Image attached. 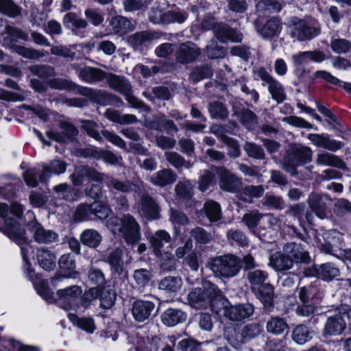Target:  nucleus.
<instances>
[{
	"mask_svg": "<svg viewBox=\"0 0 351 351\" xmlns=\"http://www.w3.org/2000/svg\"><path fill=\"white\" fill-rule=\"evenodd\" d=\"M106 226L114 234L122 237L128 245L134 246L141 239V226L136 219L129 215L121 218L111 217L106 221Z\"/></svg>",
	"mask_w": 351,
	"mask_h": 351,
	"instance_id": "1",
	"label": "nucleus"
},
{
	"mask_svg": "<svg viewBox=\"0 0 351 351\" xmlns=\"http://www.w3.org/2000/svg\"><path fill=\"white\" fill-rule=\"evenodd\" d=\"M351 308L346 304L337 306L334 313L328 316L323 328V335L337 336L343 333L349 324Z\"/></svg>",
	"mask_w": 351,
	"mask_h": 351,
	"instance_id": "2",
	"label": "nucleus"
},
{
	"mask_svg": "<svg viewBox=\"0 0 351 351\" xmlns=\"http://www.w3.org/2000/svg\"><path fill=\"white\" fill-rule=\"evenodd\" d=\"M313 151L302 144H292L286 152L283 165L285 171L293 173L295 167L302 165L312 160Z\"/></svg>",
	"mask_w": 351,
	"mask_h": 351,
	"instance_id": "3",
	"label": "nucleus"
},
{
	"mask_svg": "<svg viewBox=\"0 0 351 351\" xmlns=\"http://www.w3.org/2000/svg\"><path fill=\"white\" fill-rule=\"evenodd\" d=\"M219 294L217 287L208 280L203 281L202 287L192 289L188 294L189 304L195 308H202L208 306L212 298Z\"/></svg>",
	"mask_w": 351,
	"mask_h": 351,
	"instance_id": "4",
	"label": "nucleus"
},
{
	"mask_svg": "<svg viewBox=\"0 0 351 351\" xmlns=\"http://www.w3.org/2000/svg\"><path fill=\"white\" fill-rule=\"evenodd\" d=\"M210 268L216 274L231 278L237 275L241 269V259L234 255H226L214 258Z\"/></svg>",
	"mask_w": 351,
	"mask_h": 351,
	"instance_id": "5",
	"label": "nucleus"
},
{
	"mask_svg": "<svg viewBox=\"0 0 351 351\" xmlns=\"http://www.w3.org/2000/svg\"><path fill=\"white\" fill-rule=\"evenodd\" d=\"M0 217L5 219L4 226L0 228V231L19 245L25 243L24 230L15 218L8 217V206L5 204L0 203Z\"/></svg>",
	"mask_w": 351,
	"mask_h": 351,
	"instance_id": "6",
	"label": "nucleus"
},
{
	"mask_svg": "<svg viewBox=\"0 0 351 351\" xmlns=\"http://www.w3.org/2000/svg\"><path fill=\"white\" fill-rule=\"evenodd\" d=\"M319 23L313 19H298L293 21L291 37L302 42L309 40L320 34Z\"/></svg>",
	"mask_w": 351,
	"mask_h": 351,
	"instance_id": "7",
	"label": "nucleus"
},
{
	"mask_svg": "<svg viewBox=\"0 0 351 351\" xmlns=\"http://www.w3.org/2000/svg\"><path fill=\"white\" fill-rule=\"evenodd\" d=\"M262 332L260 324L253 323L245 326L240 332L234 328L226 332V339L234 348H239L243 343L257 337Z\"/></svg>",
	"mask_w": 351,
	"mask_h": 351,
	"instance_id": "8",
	"label": "nucleus"
},
{
	"mask_svg": "<svg viewBox=\"0 0 351 351\" xmlns=\"http://www.w3.org/2000/svg\"><path fill=\"white\" fill-rule=\"evenodd\" d=\"M80 95L87 97L101 106H114L119 108L123 105V101L119 97L105 90L82 86Z\"/></svg>",
	"mask_w": 351,
	"mask_h": 351,
	"instance_id": "9",
	"label": "nucleus"
},
{
	"mask_svg": "<svg viewBox=\"0 0 351 351\" xmlns=\"http://www.w3.org/2000/svg\"><path fill=\"white\" fill-rule=\"evenodd\" d=\"M256 73L261 80L267 85L268 91L274 100L278 104H281L287 99L283 86L274 79L264 68L258 69Z\"/></svg>",
	"mask_w": 351,
	"mask_h": 351,
	"instance_id": "10",
	"label": "nucleus"
},
{
	"mask_svg": "<svg viewBox=\"0 0 351 351\" xmlns=\"http://www.w3.org/2000/svg\"><path fill=\"white\" fill-rule=\"evenodd\" d=\"M27 227L34 240L38 243L50 244L58 241V234L56 232L45 229L36 219L29 221Z\"/></svg>",
	"mask_w": 351,
	"mask_h": 351,
	"instance_id": "11",
	"label": "nucleus"
},
{
	"mask_svg": "<svg viewBox=\"0 0 351 351\" xmlns=\"http://www.w3.org/2000/svg\"><path fill=\"white\" fill-rule=\"evenodd\" d=\"M82 290L77 285H73L57 291L58 298L56 303L65 310L74 308L76 306V300L82 294Z\"/></svg>",
	"mask_w": 351,
	"mask_h": 351,
	"instance_id": "12",
	"label": "nucleus"
},
{
	"mask_svg": "<svg viewBox=\"0 0 351 351\" xmlns=\"http://www.w3.org/2000/svg\"><path fill=\"white\" fill-rule=\"evenodd\" d=\"M200 55L199 48L192 42H185L180 45L176 51L175 58L178 64H188L195 62Z\"/></svg>",
	"mask_w": 351,
	"mask_h": 351,
	"instance_id": "13",
	"label": "nucleus"
},
{
	"mask_svg": "<svg viewBox=\"0 0 351 351\" xmlns=\"http://www.w3.org/2000/svg\"><path fill=\"white\" fill-rule=\"evenodd\" d=\"M213 34L217 39L223 43L228 41L232 43H241L243 40V34L237 29H234L228 25L217 23L213 25Z\"/></svg>",
	"mask_w": 351,
	"mask_h": 351,
	"instance_id": "14",
	"label": "nucleus"
},
{
	"mask_svg": "<svg viewBox=\"0 0 351 351\" xmlns=\"http://www.w3.org/2000/svg\"><path fill=\"white\" fill-rule=\"evenodd\" d=\"M256 32L265 39H270L278 36L281 32L282 25L280 19L277 17H271L264 24L259 20L254 22Z\"/></svg>",
	"mask_w": 351,
	"mask_h": 351,
	"instance_id": "15",
	"label": "nucleus"
},
{
	"mask_svg": "<svg viewBox=\"0 0 351 351\" xmlns=\"http://www.w3.org/2000/svg\"><path fill=\"white\" fill-rule=\"evenodd\" d=\"M283 252L287 254L293 260V263H303L308 265L312 259L305 246L295 242L287 243L283 246Z\"/></svg>",
	"mask_w": 351,
	"mask_h": 351,
	"instance_id": "16",
	"label": "nucleus"
},
{
	"mask_svg": "<svg viewBox=\"0 0 351 351\" xmlns=\"http://www.w3.org/2000/svg\"><path fill=\"white\" fill-rule=\"evenodd\" d=\"M62 22L73 35L85 37L86 29L89 26L87 20L79 17L75 12H69L64 15Z\"/></svg>",
	"mask_w": 351,
	"mask_h": 351,
	"instance_id": "17",
	"label": "nucleus"
},
{
	"mask_svg": "<svg viewBox=\"0 0 351 351\" xmlns=\"http://www.w3.org/2000/svg\"><path fill=\"white\" fill-rule=\"evenodd\" d=\"M254 308L250 303L230 305L225 309L223 315L233 322H241L249 318L254 313Z\"/></svg>",
	"mask_w": 351,
	"mask_h": 351,
	"instance_id": "18",
	"label": "nucleus"
},
{
	"mask_svg": "<svg viewBox=\"0 0 351 351\" xmlns=\"http://www.w3.org/2000/svg\"><path fill=\"white\" fill-rule=\"evenodd\" d=\"M60 132L48 131L47 136L60 143H66L72 141L73 138L77 134V129L71 123L62 121L60 124Z\"/></svg>",
	"mask_w": 351,
	"mask_h": 351,
	"instance_id": "19",
	"label": "nucleus"
},
{
	"mask_svg": "<svg viewBox=\"0 0 351 351\" xmlns=\"http://www.w3.org/2000/svg\"><path fill=\"white\" fill-rule=\"evenodd\" d=\"M155 308V304L151 301L137 300L132 305L131 312L138 322L148 319Z\"/></svg>",
	"mask_w": 351,
	"mask_h": 351,
	"instance_id": "20",
	"label": "nucleus"
},
{
	"mask_svg": "<svg viewBox=\"0 0 351 351\" xmlns=\"http://www.w3.org/2000/svg\"><path fill=\"white\" fill-rule=\"evenodd\" d=\"M330 200V197L326 194H318L311 193L308 199V203L311 210L320 219L327 217L328 206L326 201Z\"/></svg>",
	"mask_w": 351,
	"mask_h": 351,
	"instance_id": "21",
	"label": "nucleus"
},
{
	"mask_svg": "<svg viewBox=\"0 0 351 351\" xmlns=\"http://www.w3.org/2000/svg\"><path fill=\"white\" fill-rule=\"evenodd\" d=\"M307 138L317 147L330 152H336L343 146L342 142L331 139L327 134H309Z\"/></svg>",
	"mask_w": 351,
	"mask_h": 351,
	"instance_id": "22",
	"label": "nucleus"
},
{
	"mask_svg": "<svg viewBox=\"0 0 351 351\" xmlns=\"http://www.w3.org/2000/svg\"><path fill=\"white\" fill-rule=\"evenodd\" d=\"M139 213L149 220L159 217V208L154 199L147 194H143L140 199Z\"/></svg>",
	"mask_w": 351,
	"mask_h": 351,
	"instance_id": "23",
	"label": "nucleus"
},
{
	"mask_svg": "<svg viewBox=\"0 0 351 351\" xmlns=\"http://www.w3.org/2000/svg\"><path fill=\"white\" fill-rule=\"evenodd\" d=\"M106 80L107 84L112 89L123 96L132 90L131 83L124 76L108 73Z\"/></svg>",
	"mask_w": 351,
	"mask_h": 351,
	"instance_id": "24",
	"label": "nucleus"
},
{
	"mask_svg": "<svg viewBox=\"0 0 351 351\" xmlns=\"http://www.w3.org/2000/svg\"><path fill=\"white\" fill-rule=\"evenodd\" d=\"M277 271H286L293 268L294 264L293 260L287 254L275 252L269 256V263Z\"/></svg>",
	"mask_w": 351,
	"mask_h": 351,
	"instance_id": "25",
	"label": "nucleus"
},
{
	"mask_svg": "<svg viewBox=\"0 0 351 351\" xmlns=\"http://www.w3.org/2000/svg\"><path fill=\"white\" fill-rule=\"evenodd\" d=\"M108 73L92 66H84L80 69L78 76L88 84H95L106 79Z\"/></svg>",
	"mask_w": 351,
	"mask_h": 351,
	"instance_id": "26",
	"label": "nucleus"
},
{
	"mask_svg": "<svg viewBox=\"0 0 351 351\" xmlns=\"http://www.w3.org/2000/svg\"><path fill=\"white\" fill-rule=\"evenodd\" d=\"M187 315L178 308H168L161 315L162 324L168 327L175 326L186 321Z\"/></svg>",
	"mask_w": 351,
	"mask_h": 351,
	"instance_id": "27",
	"label": "nucleus"
},
{
	"mask_svg": "<svg viewBox=\"0 0 351 351\" xmlns=\"http://www.w3.org/2000/svg\"><path fill=\"white\" fill-rule=\"evenodd\" d=\"M36 260L43 269L50 271L55 268L56 256L53 252L47 248L39 247L36 253Z\"/></svg>",
	"mask_w": 351,
	"mask_h": 351,
	"instance_id": "28",
	"label": "nucleus"
},
{
	"mask_svg": "<svg viewBox=\"0 0 351 351\" xmlns=\"http://www.w3.org/2000/svg\"><path fill=\"white\" fill-rule=\"evenodd\" d=\"M154 38V33L150 31H141L129 36L128 43L135 50H142L143 46Z\"/></svg>",
	"mask_w": 351,
	"mask_h": 351,
	"instance_id": "29",
	"label": "nucleus"
},
{
	"mask_svg": "<svg viewBox=\"0 0 351 351\" xmlns=\"http://www.w3.org/2000/svg\"><path fill=\"white\" fill-rule=\"evenodd\" d=\"M5 33L8 36L3 38V45L8 48L16 45L18 40H29L28 34L16 27L7 25Z\"/></svg>",
	"mask_w": 351,
	"mask_h": 351,
	"instance_id": "30",
	"label": "nucleus"
},
{
	"mask_svg": "<svg viewBox=\"0 0 351 351\" xmlns=\"http://www.w3.org/2000/svg\"><path fill=\"white\" fill-rule=\"evenodd\" d=\"M47 85L52 89L74 92L79 95L82 87L71 80L59 77L49 79L47 82Z\"/></svg>",
	"mask_w": 351,
	"mask_h": 351,
	"instance_id": "31",
	"label": "nucleus"
},
{
	"mask_svg": "<svg viewBox=\"0 0 351 351\" xmlns=\"http://www.w3.org/2000/svg\"><path fill=\"white\" fill-rule=\"evenodd\" d=\"M112 31L120 36L128 34L134 29L135 25L125 17L121 16H114L110 21Z\"/></svg>",
	"mask_w": 351,
	"mask_h": 351,
	"instance_id": "32",
	"label": "nucleus"
},
{
	"mask_svg": "<svg viewBox=\"0 0 351 351\" xmlns=\"http://www.w3.org/2000/svg\"><path fill=\"white\" fill-rule=\"evenodd\" d=\"M123 254V250L117 247L110 252L106 259V261L110 266L111 271L118 275L122 274L124 270Z\"/></svg>",
	"mask_w": 351,
	"mask_h": 351,
	"instance_id": "33",
	"label": "nucleus"
},
{
	"mask_svg": "<svg viewBox=\"0 0 351 351\" xmlns=\"http://www.w3.org/2000/svg\"><path fill=\"white\" fill-rule=\"evenodd\" d=\"M104 117L112 122L120 125L132 124L137 122V117L131 114H121L119 111L108 108L104 113Z\"/></svg>",
	"mask_w": 351,
	"mask_h": 351,
	"instance_id": "34",
	"label": "nucleus"
},
{
	"mask_svg": "<svg viewBox=\"0 0 351 351\" xmlns=\"http://www.w3.org/2000/svg\"><path fill=\"white\" fill-rule=\"evenodd\" d=\"M208 111L213 119L225 121L229 117V110L226 104L219 101L208 103Z\"/></svg>",
	"mask_w": 351,
	"mask_h": 351,
	"instance_id": "35",
	"label": "nucleus"
},
{
	"mask_svg": "<svg viewBox=\"0 0 351 351\" xmlns=\"http://www.w3.org/2000/svg\"><path fill=\"white\" fill-rule=\"evenodd\" d=\"M213 75V69L208 64L193 66L189 73V79L194 83L204 79H209Z\"/></svg>",
	"mask_w": 351,
	"mask_h": 351,
	"instance_id": "36",
	"label": "nucleus"
},
{
	"mask_svg": "<svg viewBox=\"0 0 351 351\" xmlns=\"http://www.w3.org/2000/svg\"><path fill=\"white\" fill-rule=\"evenodd\" d=\"M171 242V236L163 230H157L150 237V243L154 249V253L157 256L161 255V248L164 243H169Z\"/></svg>",
	"mask_w": 351,
	"mask_h": 351,
	"instance_id": "37",
	"label": "nucleus"
},
{
	"mask_svg": "<svg viewBox=\"0 0 351 351\" xmlns=\"http://www.w3.org/2000/svg\"><path fill=\"white\" fill-rule=\"evenodd\" d=\"M80 239L84 245L97 248L102 241V236L94 229H87L81 233Z\"/></svg>",
	"mask_w": 351,
	"mask_h": 351,
	"instance_id": "38",
	"label": "nucleus"
},
{
	"mask_svg": "<svg viewBox=\"0 0 351 351\" xmlns=\"http://www.w3.org/2000/svg\"><path fill=\"white\" fill-rule=\"evenodd\" d=\"M60 272L64 278H73L75 274V263L73 257L69 254L60 256L59 261Z\"/></svg>",
	"mask_w": 351,
	"mask_h": 351,
	"instance_id": "39",
	"label": "nucleus"
},
{
	"mask_svg": "<svg viewBox=\"0 0 351 351\" xmlns=\"http://www.w3.org/2000/svg\"><path fill=\"white\" fill-rule=\"evenodd\" d=\"M316 162L319 165H328L341 169H346V163L339 157L328 152L317 155Z\"/></svg>",
	"mask_w": 351,
	"mask_h": 351,
	"instance_id": "40",
	"label": "nucleus"
},
{
	"mask_svg": "<svg viewBox=\"0 0 351 351\" xmlns=\"http://www.w3.org/2000/svg\"><path fill=\"white\" fill-rule=\"evenodd\" d=\"M259 293L264 310L270 312L274 307V287L269 283H265L261 285Z\"/></svg>",
	"mask_w": 351,
	"mask_h": 351,
	"instance_id": "41",
	"label": "nucleus"
},
{
	"mask_svg": "<svg viewBox=\"0 0 351 351\" xmlns=\"http://www.w3.org/2000/svg\"><path fill=\"white\" fill-rule=\"evenodd\" d=\"M67 164L62 160H53L49 163H43L40 165L42 168L43 176L49 174L60 175L65 172Z\"/></svg>",
	"mask_w": 351,
	"mask_h": 351,
	"instance_id": "42",
	"label": "nucleus"
},
{
	"mask_svg": "<svg viewBox=\"0 0 351 351\" xmlns=\"http://www.w3.org/2000/svg\"><path fill=\"white\" fill-rule=\"evenodd\" d=\"M166 160L176 169L179 171L182 168L191 169L193 163L186 160L184 158L176 152H167L165 153Z\"/></svg>",
	"mask_w": 351,
	"mask_h": 351,
	"instance_id": "43",
	"label": "nucleus"
},
{
	"mask_svg": "<svg viewBox=\"0 0 351 351\" xmlns=\"http://www.w3.org/2000/svg\"><path fill=\"white\" fill-rule=\"evenodd\" d=\"M76 45H52L51 46L50 53L52 55L62 57L71 60L76 58Z\"/></svg>",
	"mask_w": 351,
	"mask_h": 351,
	"instance_id": "44",
	"label": "nucleus"
},
{
	"mask_svg": "<svg viewBox=\"0 0 351 351\" xmlns=\"http://www.w3.org/2000/svg\"><path fill=\"white\" fill-rule=\"evenodd\" d=\"M288 328V324L284 319L279 317H271L266 323L267 332L278 335L282 334Z\"/></svg>",
	"mask_w": 351,
	"mask_h": 351,
	"instance_id": "45",
	"label": "nucleus"
},
{
	"mask_svg": "<svg viewBox=\"0 0 351 351\" xmlns=\"http://www.w3.org/2000/svg\"><path fill=\"white\" fill-rule=\"evenodd\" d=\"M340 274L339 269L331 263L320 264L318 267V278L331 281Z\"/></svg>",
	"mask_w": 351,
	"mask_h": 351,
	"instance_id": "46",
	"label": "nucleus"
},
{
	"mask_svg": "<svg viewBox=\"0 0 351 351\" xmlns=\"http://www.w3.org/2000/svg\"><path fill=\"white\" fill-rule=\"evenodd\" d=\"M291 337L294 342L300 345L304 344L312 338L311 331L305 324L296 326L292 331Z\"/></svg>",
	"mask_w": 351,
	"mask_h": 351,
	"instance_id": "47",
	"label": "nucleus"
},
{
	"mask_svg": "<svg viewBox=\"0 0 351 351\" xmlns=\"http://www.w3.org/2000/svg\"><path fill=\"white\" fill-rule=\"evenodd\" d=\"M182 280L178 276H167L159 282V288L169 293H176L182 287Z\"/></svg>",
	"mask_w": 351,
	"mask_h": 351,
	"instance_id": "48",
	"label": "nucleus"
},
{
	"mask_svg": "<svg viewBox=\"0 0 351 351\" xmlns=\"http://www.w3.org/2000/svg\"><path fill=\"white\" fill-rule=\"evenodd\" d=\"M88 280L91 285L95 286L93 288H97L99 290L103 289L106 283L104 272L94 267H91L88 269Z\"/></svg>",
	"mask_w": 351,
	"mask_h": 351,
	"instance_id": "49",
	"label": "nucleus"
},
{
	"mask_svg": "<svg viewBox=\"0 0 351 351\" xmlns=\"http://www.w3.org/2000/svg\"><path fill=\"white\" fill-rule=\"evenodd\" d=\"M143 95L149 101H154L155 99L167 101L171 97L169 88L164 86L153 87L150 92L145 91Z\"/></svg>",
	"mask_w": 351,
	"mask_h": 351,
	"instance_id": "50",
	"label": "nucleus"
},
{
	"mask_svg": "<svg viewBox=\"0 0 351 351\" xmlns=\"http://www.w3.org/2000/svg\"><path fill=\"white\" fill-rule=\"evenodd\" d=\"M282 8L281 3L274 0H261L256 4V11L262 14L278 12Z\"/></svg>",
	"mask_w": 351,
	"mask_h": 351,
	"instance_id": "51",
	"label": "nucleus"
},
{
	"mask_svg": "<svg viewBox=\"0 0 351 351\" xmlns=\"http://www.w3.org/2000/svg\"><path fill=\"white\" fill-rule=\"evenodd\" d=\"M204 210L211 222H216L221 218V209L219 203L209 200L204 203Z\"/></svg>",
	"mask_w": 351,
	"mask_h": 351,
	"instance_id": "52",
	"label": "nucleus"
},
{
	"mask_svg": "<svg viewBox=\"0 0 351 351\" xmlns=\"http://www.w3.org/2000/svg\"><path fill=\"white\" fill-rule=\"evenodd\" d=\"M87 152L92 157L101 158L112 165L119 163V159H121V158L117 157L114 153L108 150L90 148L87 149Z\"/></svg>",
	"mask_w": 351,
	"mask_h": 351,
	"instance_id": "53",
	"label": "nucleus"
},
{
	"mask_svg": "<svg viewBox=\"0 0 351 351\" xmlns=\"http://www.w3.org/2000/svg\"><path fill=\"white\" fill-rule=\"evenodd\" d=\"M0 12L10 18L21 14V8L13 0H0Z\"/></svg>",
	"mask_w": 351,
	"mask_h": 351,
	"instance_id": "54",
	"label": "nucleus"
},
{
	"mask_svg": "<svg viewBox=\"0 0 351 351\" xmlns=\"http://www.w3.org/2000/svg\"><path fill=\"white\" fill-rule=\"evenodd\" d=\"M241 124L249 130H252L258 124V118L257 115L250 109H243L239 112Z\"/></svg>",
	"mask_w": 351,
	"mask_h": 351,
	"instance_id": "55",
	"label": "nucleus"
},
{
	"mask_svg": "<svg viewBox=\"0 0 351 351\" xmlns=\"http://www.w3.org/2000/svg\"><path fill=\"white\" fill-rule=\"evenodd\" d=\"M219 186L223 190L235 193L242 188V182L239 177H221Z\"/></svg>",
	"mask_w": 351,
	"mask_h": 351,
	"instance_id": "56",
	"label": "nucleus"
},
{
	"mask_svg": "<svg viewBox=\"0 0 351 351\" xmlns=\"http://www.w3.org/2000/svg\"><path fill=\"white\" fill-rule=\"evenodd\" d=\"M227 127L235 129L237 123L235 121L230 120L226 124H214L210 127V132L224 142L226 141L225 138H230L226 133H231V130H227Z\"/></svg>",
	"mask_w": 351,
	"mask_h": 351,
	"instance_id": "57",
	"label": "nucleus"
},
{
	"mask_svg": "<svg viewBox=\"0 0 351 351\" xmlns=\"http://www.w3.org/2000/svg\"><path fill=\"white\" fill-rule=\"evenodd\" d=\"M71 319L75 326L88 333H93L96 329L94 319L91 317H79L73 315Z\"/></svg>",
	"mask_w": 351,
	"mask_h": 351,
	"instance_id": "58",
	"label": "nucleus"
},
{
	"mask_svg": "<svg viewBox=\"0 0 351 351\" xmlns=\"http://www.w3.org/2000/svg\"><path fill=\"white\" fill-rule=\"evenodd\" d=\"M246 278L251 285L261 286L267 280L268 274L266 271L257 269L249 271Z\"/></svg>",
	"mask_w": 351,
	"mask_h": 351,
	"instance_id": "59",
	"label": "nucleus"
},
{
	"mask_svg": "<svg viewBox=\"0 0 351 351\" xmlns=\"http://www.w3.org/2000/svg\"><path fill=\"white\" fill-rule=\"evenodd\" d=\"M153 0H123V5L125 12H133L145 10Z\"/></svg>",
	"mask_w": 351,
	"mask_h": 351,
	"instance_id": "60",
	"label": "nucleus"
},
{
	"mask_svg": "<svg viewBox=\"0 0 351 351\" xmlns=\"http://www.w3.org/2000/svg\"><path fill=\"white\" fill-rule=\"evenodd\" d=\"M9 48L12 49L14 52L18 53L19 55L29 59L39 58L44 56V53L40 51L32 48H27L18 45Z\"/></svg>",
	"mask_w": 351,
	"mask_h": 351,
	"instance_id": "61",
	"label": "nucleus"
},
{
	"mask_svg": "<svg viewBox=\"0 0 351 351\" xmlns=\"http://www.w3.org/2000/svg\"><path fill=\"white\" fill-rule=\"evenodd\" d=\"M31 72L42 79H47L56 75L54 67L47 64L34 65L30 68Z\"/></svg>",
	"mask_w": 351,
	"mask_h": 351,
	"instance_id": "62",
	"label": "nucleus"
},
{
	"mask_svg": "<svg viewBox=\"0 0 351 351\" xmlns=\"http://www.w3.org/2000/svg\"><path fill=\"white\" fill-rule=\"evenodd\" d=\"M333 212L337 217H343L351 214V202L343 198L335 199Z\"/></svg>",
	"mask_w": 351,
	"mask_h": 351,
	"instance_id": "63",
	"label": "nucleus"
},
{
	"mask_svg": "<svg viewBox=\"0 0 351 351\" xmlns=\"http://www.w3.org/2000/svg\"><path fill=\"white\" fill-rule=\"evenodd\" d=\"M243 149L249 157L263 160L265 154L264 149L258 145L254 143L246 142L243 146Z\"/></svg>",
	"mask_w": 351,
	"mask_h": 351,
	"instance_id": "64",
	"label": "nucleus"
}]
</instances>
